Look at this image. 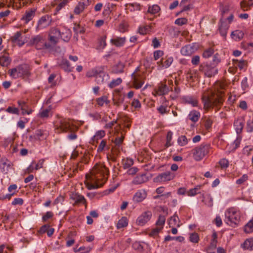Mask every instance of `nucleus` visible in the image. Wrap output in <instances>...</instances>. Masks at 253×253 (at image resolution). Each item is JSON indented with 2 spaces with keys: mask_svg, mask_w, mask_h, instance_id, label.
Returning <instances> with one entry per match:
<instances>
[{
  "mask_svg": "<svg viewBox=\"0 0 253 253\" xmlns=\"http://www.w3.org/2000/svg\"><path fill=\"white\" fill-rule=\"evenodd\" d=\"M157 110L159 113L161 115H164L165 114H168L169 113V110L168 109V107L167 106L161 105L159 107L157 108Z\"/></svg>",
  "mask_w": 253,
  "mask_h": 253,
  "instance_id": "680f3d73",
  "label": "nucleus"
},
{
  "mask_svg": "<svg viewBox=\"0 0 253 253\" xmlns=\"http://www.w3.org/2000/svg\"><path fill=\"white\" fill-rule=\"evenodd\" d=\"M220 62V58L219 57V55L218 54V53H215L212 58V62L210 64L216 67L217 65Z\"/></svg>",
  "mask_w": 253,
  "mask_h": 253,
  "instance_id": "052dcab7",
  "label": "nucleus"
},
{
  "mask_svg": "<svg viewBox=\"0 0 253 253\" xmlns=\"http://www.w3.org/2000/svg\"><path fill=\"white\" fill-rule=\"evenodd\" d=\"M10 40L13 43L19 46H22L26 42L25 38L21 36V33L20 32H16L10 38Z\"/></svg>",
  "mask_w": 253,
  "mask_h": 253,
  "instance_id": "a211bd4d",
  "label": "nucleus"
},
{
  "mask_svg": "<svg viewBox=\"0 0 253 253\" xmlns=\"http://www.w3.org/2000/svg\"><path fill=\"white\" fill-rule=\"evenodd\" d=\"M52 19L51 16L48 15H45L42 16L39 20L37 29L38 30L45 28L51 24Z\"/></svg>",
  "mask_w": 253,
  "mask_h": 253,
  "instance_id": "9b49d317",
  "label": "nucleus"
},
{
  "mask_svg": "<svg viewBox=\"0 0 253 253\" xmlns=\"http://www.w3.org/2000/svg\"><path fill=\"white\" fill-rule=\"evenodd\" d=\"M106 37L105 36H102L98 39L97 46L98 49H102L106 46Z\"/></svg>",
  "mask_w": 253,
  "mask_h": 253,
  "instance_id": "4c0bfd02",
  "label": "nucleus"
},
{
  "mask_svg": "<svg viewBox=\"0 0 253 253\" xmlns=\"http://www.w3.org/2000/svg\"><path fill=\"white\" fill-rule=\"evenodd\" d=\"M223 84L220 83L217 84L214 86V90H217L216 93L212 89L208 90L204 92L202 100L204 104V108L208 110L211 108H215V111H217L221 107L223 99L222 95L224 93Z\"/></svg>",
  "mask_w": 253,
  "mask_h": 253,
  "instance_id": "f03ea898",
  "label": "nucleus"
},
{
  "mask_svg": "<svg viewBox=\"0 0 253 253\" xmlns=\"http://www.w3.org/2000/svg\"><path fill=\"white\" fill-rule=\"evenodd\" d=\"M43 134V131L41 129L37 130L35 133L30 136L31 140H39Z\"/></svg>",
  "mask_w": 253,
  "mask_h": 253,
  "instance_id": "a19ab883",
  "label": "nucleus"
},
{
  "mask_svg": "<svg viewBox=\"0 0 253 253\" xmlns=\"http://www.w3.org/2000/svg\"><path fill=\"white\" fill-rule=\"evenodd\" d=\"M132 78L134 87L137 89L140 88L144 83V77L140 74L133 73Z\"/></svg>",
  "mask_w": 253,
  "mask_h": 253,
  "instance_id": "4468645a",
  "label": "nucleus"
},
{
  "mask_svg": "<svg viewBox=\"0 0 253 253\" xmlns=\"http://www.w3.org/2000/svg\"><path fill=\"white\" fill-rule=\"evenodd\" d=\"M220 25L219 27L220 33L222 37H226L228 27L226 24L225 22H222L221 20H220Z\"/></svg>",
  "mask_w": 253,
  "mask_h": 253,
  "instance_id": "f704fd0d",
  "label": "nucleus"
},
{
  "mask_svg": "<svg viewBox=\"0 0 253 253\" xmlns=\"http://www.w3.org/2000/svg\"><path fill=\"white\" fill-rule=\"evenodd\" d=\"M164 54V51L161 50H157L154 52L153 56L155 60H158L160 57H162Z\"/></svg>",
  "mask_w": 253,
  "mask_h": 253,
  "instance_id": "69168bd1",
  "label": "nucleus"
},
{
  "mask_svg": "<svg viewBox=\"0 0 253 253\" xmlns=\"http://www.w3.org/2000/svg\"><path fill=\"white\" fill-rule=\"evenodd\" d=\"M105 148L108 149L109 147L107 145V140L105 139H103L101 140L97 148V152H102Z\"/></svg>",
  "mask_w": 253,
  "mask_h": 253,
  "instance_id": "864d4df0",
  "label": "nucleus"
},
{
  "mask_svg": "<svg viewBox=\"0 0 253 253\" xmlns=\"http://www.w3.org/2000/svg\"><path fill=\"white\" fill-rule=\"evenodd\" d=\"M166 221V217L164 215H160L156 223V225L159 228L163 229Z\"/></svg>",
  "mask_w": 253,
  "mask_h": 253,
  "instance_id": "79ce46f5",
  "label": "nucleus"
},
{
  "mask_svg": "<svg viewBox=\"0 0 253 253\" xmlns=\"http://www.w3.org/2000/svg\"><path fill=\"white\" fill-rule=\"evenodd\" d=\"M70 199L75 201L76 204H85L86 200L84 197L76 192H73L70 194Z\"/></svg>",
  "mask_w": 253,
  "mask_h": 253,
  "instance_id": "412c9836",
  "label": "nucleus"
},
{
  "mask_svg": "<svg viewBox=\"0 0 253 253\" xmlns=\"http://www.w3.org/2000/svg\"><path fill=\"white\" fill-rule=\"evenodd\" d=\"M86 76L88 78L95 77L97 84H101L109 79L108 74L104 72V66L95 67L86 72Z\"/></svg>",
  "mask_w": 253,
  "mask_h": 253,
  "instance_id": "20e7f679",
  "label": "nucleus"
},
{
  "mask_svg": "<svg viewBox=\"0 0 253 253\" xmlns=\"http://www.w3.org/2000/svg\"><path fill=\"white\" fill-rule=\"evenodd\" d=\"M148 178L145 174L137 175L133 180V183L134 184H140L146 182Z\"/></svg>",
  "mask_w": 253,
  "mask_h": 253,
  "instance_id": "bb28decb",
  "label": "nucleus"
},
{
  "mask_svg": "<svg viewBox=\"0 0 253 253\" xmlns=\"http://www.w3.org/2000/svg\"><path fill=\"white\" fill-rule=\"evenodd\" d=\"M199 236L198 233L194 232L191 233L189 236V240L191 242L198 243L199 241Z\"/></svg>",
  "mask_w": 253,
  "mask_h": 253,
  "instance_id": "6e6d98bb",
  "label": "nucleus"
},
{
  "mask_svg": "<svg viewBox=\"0 0 253 253\" xmlns=\"http://www.w3.org/2000/svg\"><path fill=\"white\" fill-rule=\"evenodd\" d=\"M160 7L157 4H154L152 6H149L148 9V12L152 14H155L158 13L160 11Z\"/></svg>",
  "mask_w": 253,
  "mask_h": 253,
  "instance_id": "c03bdc74",
  "label": "nucleus"
},
{
  "mask_svg": "<svg viewBox=\"0 0 253 253\" xmlns=\"http://www.w3.org/2000/svg\"><path fill=\"white\" fill-rule=\"evenodd\" d=\"M71 35V31L69 30H67L65 32L61 33L60 37L63 41L67 42L70 39Z\"/></svg>",
  "mask_w": 253,
  "mask_h": 253,
  "instance_id": "603ef678",
  "label": "nucleus"
},
{
  "mask_svg": "<svg viewBox=\"0 0 253 253\" xmlns=\"http://www.w3.org/2000/svg\"><path fill=\"white\" fill-rule=\"evenodd\" d=\"M126 41L125 38H116L111 39V42L116 46L119 47L123 46Z\"/></svg>",
  "mask_w": 253,
  "mask_h": 253,
  "instance_id": "473e14b6",
  "label": "nucleus"
},
{
  "mask_svg": "<svg viewBox=\"0 0 253 253\" xmlns=\"http://www.w3.org/2000/svg\"><path fill=\"white\" fill-rule=\"evenodd\" d=\"M233 61L234 65L239 67L240 69H242L246 65V62L244 60H233Z\"/></svg>",
  "mask_w": 253,
  "mask_h": 253,
  "instance_id": "338daca9",
  "label": "nucleus"
},
{
  "mask_svg": "<svg viewBox=\"0 0 253 253\" xmlns=\"http://www.w3.org/2000/svg\"><path fill=\"white\" fill-rule=\"evenodd\" d=\"M180 52L184 56H190L194 52V49L193 46L187 45L181 48Z\"/></svg>",
  "mask_w": 253,
  "mask_h": 253,
  "instance_id": "5701e85b",
  "label": "nucleus"
},
{
  "mask_svg": "<svg viewBox=\"0 0 253 253\" xmlns=\"http://www.w3.org/2000/svg\"><path fill=\"white\" fill-rule=\"evenodd\" d=\"M172 85L173 82L172 80H168V84L166 83V81L162 82L155 88L153 94L155 96L167 94L170 90H172Z\"/></svg>",
  "mask_w": 253,
  "mask_h": 253,
  "instance_id": "0eeeda50",
  "label": "nucleus"
},
{
  "mask_svg": "<svg viewBox=\"0 0 253 253\" xmlns=\"http://www.w3.org/2000/svg\"><path fill=\"white\" fill-rule=\"evenodd\" d=\"M241 141V137L239 136L231 144L227 145V148L229 150V152L235 150L239 146Z\"/></svg>",
  "mask_w": 253,
  "mask_h": 253,
  "instance_id": "b1692460",
  "label": "nucleus"
},
{
  "mask_svg": "<svg viewBox=\"0 0 253 253\" xmlns=\"http://www.w3.org/2000/svg\"><path fill=\"white\" fill-rule=\"evenodd\" d=\"M247 130L248 132H252L253 131V119H250L247 123Z\"/></svg>",
  "mask_w": 253,
  "mask_h": 253,
  "instance_id": "774afa93",
  "label": "nucleus"
},
{
  "mask_svg": "<svg viewBox=\"0 0 253 253\" xmlns=\"http://www.w3.org/2000/svg\"><path fill=\"white\" fill-rule=\"evenodd\" d=\"M152 215V214L151 211H147L143 212L137 218L136 220L137 224L140 226H143L150 220Z\"/></svg>",
  "mask_w": 253,
  "mask_h": 253,
  "instance_id": "2eb2a0df",
  "label": "nucleus"
},
{
  "mask_svg": "<svg viewBox=\"0 0 253 253\" xmlns=\"http://www.w3.org/2000/svg\"><path fill=\"white\" fill-rule=\"evenodd\" d=\"M105 135V131L104 130H100L97 131L95 134L94 135L93 137V141H96L99 139H101Z\"/></svg>",
  "mask_w": 253,
  "mask_h": 253,
  "instance_id": "09e8293b",
  "label": "nucleus"
},
{
  "mask_svg": "<svg viewBox=\"0 0 253 253\" xmlns=\"http://www.w3.org/2000/svg\"><path fill=\"white\" fill-rule=\"evenodd\" d=\"M244 33L240 30H236L232 32L231 34V38L235 41H239L244 37Z\"/></svg>",
  "mask_w": 253,
  "mask_h": 253,
  "instance_id": "2f4dec72",
  "label": "nucleus"
},
{
  "mask_svg": "<svg viewBox=\"0 0 253 253\" xmlns=\"http://www.w3.org/2000/svg\"><path fill=\"white\" fill-rule=\"evenodd\" d=\"M50 111V108L44 109L40 112L39 116L41 118H47L49 116Z\"/></svg>",
  "mask_w": 253,
  "mask_h": 253,
  "instance_id": "4d7b16f0",
  "label": "nucleus"
},
{
  "mask_svg": "<svg viewBox=\"0 0 253 253\" xmlns=\"http://www.w3.org/2000/svg\"><path fill=\"white\" fill-rule=\"evenodd\" d=\"M162 230L161 228L156 226L155 228L153 229L152 231L149 233L150 236L155 237L158 235L160 232Z\"/></svg>",
  "mask_w": 253,
  "mask_h": 253,
  "instance_id": "e2e57ef3",
  "label": "nucleus"
},
{
  "mask_svg": "<svg viewBox=\"0 0 253 253\" xmlns=\"http://www.w3.org/2000/svg\"><path fill=\"white\" fill-rule=\"evenodd\" d=\"M188 142V140L185 135L179 136L177 140V143L180 146L186 145Z\"/></svg>",
  "mask_w": 253,
  "mask_h": 253,
  "instance_id": "5fc2aeb1",
  "label": "nucleus"
},
{
  "mask_svg": "<svg viewBox=\"0 0 253 253\" xmlns=\"http://www.w3.org/2000/svg\"><path fill=\"white\" fill-rule=\"evenodd\" d=\"M174 177V174L170 171L163 172L158 175L154 178L156 182H163L170 181Z\"/></svg>",
  "mask_w": 253,
  "mask_h": 253,
  "instance_id": "ddd939ff",
  "label": "nucleus"
},
{
  "mask_svg": "<svg viewBox=\"0 0 253 253\" xmlns=\"http://www.w3.org/2000/svg\"><path fill=\"white\" fill-rule=\"evenodd\" d=\"M203 197L202 202H204L206 206L209 207H211L213 206V200L210 194L203 195Z\"/></svg>",
  "mask_w": 253,
  "mask_h": 253,
  "instance_id": "72a5a7b5",
  "label": "nucleus"
},
{
  "mask_svg": "<svg viewBox=\"0 0 253 253\" xmlns=\"http://www.w3.org/2000/svg\"><path fill=\"white\" fill-rule=\"evenodd\" d=\"M61 36L60 31L55 28H52L48 34V40L52 45H55L58 42Z\"/></svg>",
  "mask_w": 253,
  "mask_h": 253,
  "instance_id": "f8f14e48",
  "label": "nucleus"
},
{
  "mask_svg": "<svg viewBox=\"0 0 253 253\" xmlns=\"http://www.w3.org/2000/svg\"><path fill=\"white\" fill-rule=\"evenodd\" d=\"M133 163V160L131 158L124 159L123 162V168L125 169H128L132 166Z\"/></svg>",
  "mask_w": 253,
  "mask_h": 253,
  "instance_id": "8fccbe9b",
  "label": "nucleus"
},
{
  "mask_svg": "<svg viewBox=\"0 0 253 253\" xmlns=\"http://www.w3.org/2000/svg\"><path fill=\"white\" fill-rule=\"evenodd\" d=\"M89 4V0H87L86 1H80L78 2L77 5L75 6L74 9V13L76 15H79L82 13L85 7H87Z\"/></svg>",
  "mask_w": 253,
  "mask_h": 253,
  "instance_id": "6ab92c4d",
  "label": "nucleus"
},
{
  "mask_svg": "<svg viewBox=\"0 0 253 253\" xmlns=\"http://www.w3.org/2000/svg\"><path fill=\"white\" fill-rule=\"evenodd\" d=\"M214 53V49L212 47L208 48L205 50L202 54V56L205 58H209Z\"/></svg>",
  "mask_w": 253,
  "mask_h": 253,
  "instance_id": "3c124183",
  "label": "nucleus"
},
{
  "mask_svg": "<svg viewBox=\"0 0 253 253\" xmlns=\"http://www.w3.org/2000/svg\"><path fill=\"white\" fill-rule=\"evenodd\" d=\"M200 113L196 110H192L190 112L188 117V119L194 123H196L198 121L200 118Z\"/></svg>",
  "mask_w": 253,
  "mask_h": 253,
  "instance_id": "a878e982",
  "label": "nucleus"
},
{
  "mask_svg": "<svg viewBox=\"0 0 253 253\" xmlns=\"http://www.w3.org/2000/svg\"><path fill=\"white\" fill-rule=\"evenodd\" d=\"M211 145L208 143H202L196 147L192 150L194 159L197 161L201 160L209 153Z\"/></svg>",
  "mask_w": 253,
  "mask_h": 253,
  "instance_id": "423d86ee",
  "label": "nucleus"
},
{
  "mask_svg": "<svg viewBox=\"0 0 253 253\" xmlns=\"http://www.w3.org/2000/svg\"><path fill=\"white\" fill-rule=\"evenodd\" d=\"M109 170L102 164H96L89 174L85 175L84 183L88 189H97L102 187L107 180Z\"/></svg>",
  "mask_w": 253,
  "mask_h": 253,
  "instance_id": "f257e3e1",
  "label": "nucleus"
},
{
  "mask_svg": "<svg viewBox=\"0 0 253 253\" xmlns=\"http://www.w3.org/2000/svg\"><path fill=\"white\" fill-rule=\"evenodd\" d=\"M244 231L247 233H250L253 232V218L245 226Z\"/></svg>",
  "mask_w": 253,
  "mask_h": 253,
  "instance_id": "de8ad7c7",
  "label": "nucleus"
},
{
  "mask_svg": "<svg viewBox=\"0 0 253 253\" xmlns=\"http://www.w3.org/2000/svg\"><path fill=\"white\" fill-rule=\"evenodd\" d=\"M61 68H63L65 71L70 72L73 71V67H72L69 62L65 59H63L61 63L60 64Z\"/></svg>",
  "mask_w": 253,
  "mask_h": 253,
  "instance_id": "7c9ffc66",
  "label": "nucleus"
},
{
  "mask_svg": "<svg viewBox=\"0 0 253 253\" xmlns=\"http://www.w3.org/2000/svg\"><path fill=\"white\" fill-rule=\"evenodd\" d=\"M18 104L19 106L20 107L22 112V114L24 115L25 114H27L28 115L30 114L32 112L33 110L31 109H28V105H27L26 103L24 101H18Z\"/></svg>",
  "mask_w": 253,
  "mask_h": 253,
  "instance_id": "393cba45",
  "label": "nucleus"
},
{
  "mask_svg": "<svg viewBox=\"0 0 253 253\" xmlns=\"http://www.w3.org/2000/svg\"><path fill=\"white\" fill-rule=\"evenodd\" d=\"M151 28L150 25L141 26L139 28L138 32L141 35H145L150 32Z\"/></svg>",
  "mask_w": 253,
  "mask_h": 253,
  "instance_id": "37998d69",
  "label": "nucleus"
},
{
  "mask_svg": "<svg viewBox=\"0 0 253 253\" xmlns=\"http://www.w3.org/2000/svg\"><path fill=\"white\" fill-rule=\"evenodd\" d=\"M200 70L202 71L205 76L208 77H211L216 75L218 72L216 67L212 65L210 63H207L205 65H201L200 66Z\"/></svg>",
  "mask_w": 253,
  "mask_h": 253,
  "instance_id": "1a4fd4ad",
  "label": "nucleus"
},
{
  "mask_svg": "<svg viewBox=\"0 0 253 253\" xmlns=\"http://www.w3.org/2000/svg\"><path fill=\"white\" fill-rule=\"evenodd\" d=\"M96 102L97 104L100 106H103L104 103L107 105L110 103V101L108 99V97L106 95L97 98Z\"/></svg>",
  "mask_w": 253,
  "mask_h": 253,
  "instance_id": "ea45409f",
  "label": "nucleus"
},
{
  "mask_svg": "<svg viewBox=\"0 0 253 253\" xmlns=\"http://www.w3.org/2000/svg\"><path fill=\"white\" fill-rule=\"evenodd\" d=\"M241 247L244 250H253V238L246 239L244 242L241 244Z\"/></svg>",
  "mask_w": 253,
  "mask_h": 253,
  "instance_id": "c756f323",
  "label": "nucleus"
},
{
  "mask_svg": "<svg viewBox=\"0 0 253 253\" xmlns=\"http://www.w3.org/2000/svg\"><path fill=\"white\" fill-rule=\"evenodd\" d=\"M219 164L221 169H226L229 166V161L226 159H222L219 162Z\"/></svg>",
  "mask_w": 253,
  "mask_h": 253,
  "instance_id": "0e129e2a",
  "label": "nucleus"
},
{
  "mask_svg": "<svg viewBox=\"0 0 253 253\" xmlns=\"http://www.w3.org/2000/svg\"><path fill=\"white\" fill-rule=\"evenodd\" d=\"M36 9L34 8H30L27 10L21 17V20L24 23L27 24L29 21L32 20L35 16Z\"/></svg>",
  "mask_w": 253,
  "mask_h": 253,
  "instance_id": "dca6fc26",
  "label": "nucleus"
},
{
  "mask_svg": "<svg viewBox=\"0 0 253 253\" xmlns=\"http://www.w3.org/2000/svg\"><path fill=\"white\" fill-rule=\"evenodd\" d=\"M234 126L238 134L240 133L243 129L244 124L240 120H237L234 122Z\"/></svg>",
  "mask_w": 253,
  "mask_h": 253,
  "instance_id": "49530a36",
  "label": "nucleus"
},
{
  "mask_svg": "<svg viewBox=\"0 0 253 253\" xmlns=\"http://www.w3.org/2000/svg\"><path fill=\"white\" fill-rule=\"evenodd\" d=\"M128 220L126 217H122L118 222L117 224V229H121L127 226Z\"/></svg>",
  "mask_w": 253,
  "mask_h": 253,
  "instance_id": "e433bc0d",
  "label": "nucleus"
},
{
  "mask_svg": "<svg viewBox=\"0 0 253 253\" xmlns=\"http://www.w3.org/2000/svg\"><path fill=\"white\" fill-rule=\"evenodd\" d=\"M55 129L58 133L70 132V134L68 135V138L70 140H73L77 138L75 132L77 131L78 127L72 125L67 119H61L59 124L55 126Z\"/></svg>",
  "mask_w": 253,
  "mask_h": 253,
  "instance_id": "7ed1b4c3",
  "label": "nucleus"
},
{
  "mask_svg": "<svg viewBox=\"0 0 253 253\" xmlns=\"http://www.w3.org/2000/svg\"><path fill=\"white\" fill-rule=\"evenodd\" d=\"M147 197V193L145 190H140L136 192L133 197L134 202L139 203L143 201Z\"/></svg>",
  "mask_w": 253,
  "mask_h": 253,
  "instance_id": "aec40b11",
  "label": "nucleus"
},
{
  "mask_svg": "<svg viewBox=\"0 0 253 253\" xmlns=\"http://www.w3.org/2000/svg\"><path fill=\"white\" fill-rule=\"evenodd\" d=\"M172 137V132L171 131H169L167 134V141L165 144L166 147H169L172 145V143L171 142Z\"/></svg>",
  "mask_w": 253,
  "mask_h": 253,
  "instance_id": "13d9d810",
  "label": "nucleus"
},
{
  "mask_svg": "<svg viewBox=\"0 0 253 253\" xmlns=\"http://www.w3.org/2000/svg\"><path fill=\"white\" fill-rule=\"evenodd\" d=\"M182 101L184 103L189 104L193 106H197L198 104L197 99L191 96H186L182 97Z\"/></svg>",
  "mask_w": 253,
  "mask_h": 253,
  "instance_id": "4be33fe9",
  "label": "nucleus"
},
{
  "mask_svg": "<svg viewBox=\"0 0 253 253\" xmlns=\"http://www.w3.org/2000/svg\"><path fill=\"white\" fill-rule=\"evenodd\" d=\"M30 44L35 46L37 49H42L46 46V42L43 38L41 35H37L32 38Z\"/></svg>",
  "mask_w": 253,
  "mask_h": 253,
  "instance_id": "9d476101",
  "label": "nucleus"
},
{
  "mask_svg": "<svg viewBox=\"0 0 253 253\" xmlns=\"http://www.w3.org/2000/svg\"><path fill=\"white\" fill-rule=\"evenodd\" d=\"M9 76L13 79L28 78L30 76L29 67L26 64L20 65L8 70Z\"/></svg>",
  "mask_w": 253,
  "mask_h": 253,
  "instance_id": "39448f33",
  "label": "nucleus"
},
{
  "mask_svg": "<svg viewBox=\"0 0 253 253\" xmlns=\"http://www.w3.org/2000/svg\"><path fill=\"white\" fill-rule=\"evenodd\" d=\"M169 227H180V221L178 216L174 215L171 216L169 221Z\"/></svg>",
  "mask_w": 253,
  "mask_h": 253,
  "instance_id": "cd10ccee",
  "label": "nucleus"
},
{
  "mask_svg": "<svg viewBox=\"0 0 253 253\" xmlns=\"http://www.w3.org/2000/svg\"><path fill=\"white\" fill-rule=\"evenodd\" d=\"M225 217L227 219V223L237 224L241 218V213L239 211L234 208L228 209L225 212Z\"/></svg>",
  "mask_w": 253,
  "mask_h": 253,
  "instance_id": "6e6552de",
  "label": "nucleus"
},
{
  "mask_svg": "<svg viewBox=\"0 0 253 253\" xmlns=\"http://www.w3.org/2000/svg\"><path fill=\"white\" fill-rule=\"evenodd\" d=\"M197 76V71L195 70H189L186 74V79L193 81Z\"/></svg>",
  "mask_w": 253,
  "mask_h": 253,
  "instance_id": "58836bf2",
  "label": "nucleus"
},
{
  "mask_svg": "<svg viewBox=\"0 0 253 253\" xmlns=\"http://www.w3.org/2000/svg\"><path fill=\"white\" fill-rule=\"evenodd\" d=\"M115 92L116 94L113 98V103L114 105L119 107L124 102L125 95L122 93L119 89H115Z\"/></svg>",
  "mask_w": 253,
  "mask_h": 253,
  "instance_id": "f3484780",
  "label": "nucleus"
},
{
  "mask_svg": "<svg viewBox=\"0 0 253 253\" xmlns=\"http://www.w3.org/2000/svg\"><path fill=\"white\" fill-rule=\"evenodd\" d=\"M122 80L120 78H119L116 80H114L112 81H111L110 83L109 84V86L110 88H113L120 84L122 83Z\"/></svg>",
  "mask_w": 253,
  "mask_h": 253,
  "instance_id": "bf43d9fd",
  "label": "nucleus"
},
{
  "mask_svg": "<svg viewBox=\"0 0 253 253\" xmlns=\"http://www.w3.org/2000/svg\"><path fill=\"white\" fill-rule=\"evenodd\" d=\"M217 243V234L215 231H213L211 236V239L210 246L208 247L209 250H213L216 248Z\"/></svg>",
  "mask_w": 253,
  "mask_h": 253,
  "instance_id": "c85d7f7f",
  "label": "nucleus"
},
{
  "mask_svg": "<svg viewBox=\"0 0 253 253\" xmlns=\"http://www.w3.org/2000/svg\"><path fill=\"white\" fill-rule=\"evenodd\" d=\"M253 5V4L251 3V1H247L246 0H243L240 2L241 8L243 11H247L251 8V7Z\"/></svg>",
  "mask_w": 253,
  "mask_h": 253,
  "instance_id": "c9c22d12",
  "label": "nucleus"
},
{
  "mask_svg": "<svg viewBox=\"0 0 253 253\" xmlns=\"http://www.w3.org/2000/svg\"><path fill=\"white\" fill-rule=\"evenodd\" d=\"M10 63V60L6 56L0 57V65L3 67L8 66Z\"/></svg>",
  "mask_w": 253,
  "mask_h": 253,
  "instance_id": "a18cd8bd",
  "label": "nucleus"
}]
</instances>
